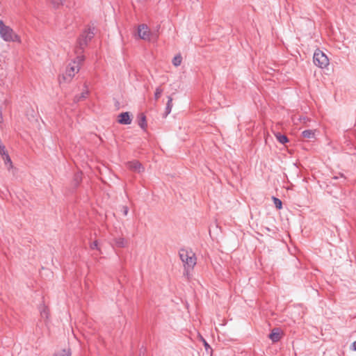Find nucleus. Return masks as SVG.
I'll list each match as a JSON object with an SVG mask.
<instances>
[{
	"mask_svg": "<svg viewBox=\"0 0 356 356\" xmlns=\"http://www.w3.org/2000/svg\"><path fill=\"white\" fill-rule=\"evenodd\" d=\"M84 60L83 55H77L74 60L69 63L66 67L65 72L63 74V79L65 82H70L74 75L78 73L81 68V65Z\"/></svg>",
	"mask_w": 356,
	"mask_h": 356,
	"instance_id": "f257e3e1",
	"label": "nucleus"
},
{
	"mask_svg": "<svg viewBox=\"0 0 356 356\" xmlns=\"http://www.w3.org/2000/svg\"><path fill=\"white\" fill-rule=\"evenodd\" d=\"M94 31L95 28H89L79 36L75 47V53L77 55H82L81 54L83 53L84 48L95 35Z\"/></svg>",
	"mask_w": 356,
	"mask_h": 356,
	"instance_id": "f03ea898",
	"label": "nucleus"
},
{
	"mask_svg": "<svg viewBox=\"0 0 356 356\" xmlns=\"http://www.w3.org/2000/svg\"><path fill=\"white\" fill-rule=\"evenodd\" d=\"M0 36L6 42H20L19 37L8 26L4 24L0 19Z\"/></svg>",
	"mask_w": 356,
	"mask_h": 356,
	"instance_id": "7ed1b4c3",
	"label": "nucleus"
},
{
	"mask_svg": "<svg viewBox=\"0 0 356 356\" xmlns=\"http://www.w3.org/2000/svg\"><path fill=\"white\" fill-rule=\"evenodd\" d=\"M179 254L181 260L184 264L185 268L193 269L196 264V257L195 253H193L192 251L181 249L180 250Z\"/></svg>",
	"mask_w": 356,
	"mask_h": 356,
	"instance_id": "20e7f679",
	"label": "nucleus"
},
{
	"mask_svg": "<svg viewBox=\"0 0 356 356\" xmlns=\"http://www.w3.org/2000/svg\"><path fill=\"white\" fill-rule=\"evenodd\" d=\"M314 63L321 67L325 68L329 65V59L322 51L316 49L313 56Z\"/></svg>",
	"mask_w": 356,
	"mask_h": 356,
	"instance_id": "39448f33",
	"label": "nucleus"
},
{
	"mask_svg": "<svg viewBox=\"0 0 356 356\" xmlns=\"http://www.w3.org/2000/svg\"><path fill=\"white\" fill-rule=\"evenodd\" d=\"M138 36L143 40H149V30L147 25L141 24L138 28Z\"/></svg>",
	"mask_w": 356,
	"mask_h": 356,
	"instance_id": "423d86ee",
	"label": "nucleus"
},
{
	"mask_svg": "<svg viewBox=\"0 0 356 356\" xmlns=\"http://www.w3.org/2000/svg\"><path fill=\"white\" fill-rule=\"evenodd\" d=\"M118 122L121 124H130L131 118L129 112H124L118 115Z\"/></svg>",
	"mask_w": 356,
	"mask_h": 356,
	"instance_id": "0eeeda50",
	"label": "nucleus"
},
{
	"mask_svg": "<svg viewBox=\"0 0 356 356\" xmlns=\"http://www.w3.org/2000/svg\"><path fill=\"white\" fill-rule=\"evenodd\" d=\"M128 168L137 172H140L144 170V168L142 164L138 161H130L127 163Z\"/></svg>",
	"mask_w": 356,
	"mask_h": 356,
	"instance_id": "6e6552de",
	"label": "nucleus"
},
{
	"mask_svg": "<svg viewBox=\"0 0 356 356\" xmlns=\"http://www.w3.org/2000/svg\"><path fill=\"white\" fill-rule=\"evenodd\" d=\"M268 337H269V339L273 343H276V342L279 341L281 339L280 330L279 328L273 329Z\"/></svg>",
	"mask_w": 356,
	"mask_h": 356,
	"instance_id": "1a4fd4ad",
	"label": "nucleus"
},
{
	"mask_svg": "<svg viewBox=\"0 0 356 356\" xmlns=\"http://www.w3.org/2000/svg\"><path fill=\"white\" fill-rule=\"evenodd\" d=\"M127 244V241L122 237L113 238V245L117 248H124Z\"/></svg>",
	"mask_w": 356,
	"mask_h": 356,
	"instance_id": "9d476101",
	"label": "nucleus"
},
{
	"mask_svg": "<svg viewBox=\"0 0 356 356\" xmlns=\"http://www.w3.org/2000/svg\"><path fill=\"white\" fill-rule=\"evenodd\" d=\"M82 181V173L81 172H78L74 174V178H73V184L74 187H77L79 184Z\"/></svg>",
	"mask_w": 356,
	"mask_h": 356,
	"instance_id": "9b49d317",
	"label": "nucleus"
},
{
	"mask_svg": "<svg viewBox=\"0 0 356 356\" xmlns=\"http://www.w3.org/2000/svg\"><path fill=\"white\" fill-rule=\"evenodd\" d=\"M168 99L165 110V117L170 113L172 108V98L171 97H168Z\"/></svg>",
	"mask_w": 356,
	"mask_h": 356,
	"instance_id": "f8f14e48",
	"label": "nucleus"
},
{
	"mask_svg": "<svg viewBox=\"0 0 356 356\" xmlns=\"http://www.w3.org/2000/svg\"><path fill=\"white\" fill-rule=\"evenodd\" d=\"M138 125L143 129H145V128L147 127L146 117L143 113L140 114L138 117Z\"/></svg>",
	"mask_w": 356,
	"mask_h": 356,
	"instance_id": "ddd939ff",
	"label": "nucleus"
},
{
	"mask_svg": "<svg viewBox=\"0 0 356 356\" xmlns=\"http://www.w3.org/2000/svg\"><path fill=\"white\" fill-rule=\"evenodd\" d=\"M88 95V90H86L85 91L82 92L79 95H76L74 97V102H79L83 99H85Z\"/></svg>",
	"mask_w": 356,
	"mask_h": 356,
	"instance_id": "4468645a",
	"label": "nucleus"
},
{
	"mask_svg": "<svg viewBox=\"0 0 356 356\" xmlns=\"http://www.w3.org/2000/svg\"><path fill=\"white\" fill-rule=\"evenodd\" d=\"M302 135L305 138H314L315 136V132L313 130H305L302 132Z\"/></svg>",
	"mask_w": 356,
	"mask_h": 356,
	"instance_id": "2eb2a0df",
	"label": "nucleus"
},
{
	"mask_svg": "<svg viewBox=\"0 0 356 356\" xmlns=\"http://www.w3.org/2000/svg\"><path fill=\"white\" fill-rule=\"evenodd\" d=\"M277 140L282 144H285L289 141L288 138L285 135H282L280 133L275 134Z\"/></svg>",
	"mask_w": 356,
	"mask_h": 356,
	"instance_id": "dca6fc26",
	"label": "nucleus"
},
{
	"mask_svg": "<svg viewBox=\"0 0 356 356\" xmlns=\"http://www.w3.org/2000/svg\"><path fill=\"white\" fill-rule=\"evenodd\" d=\"M54 356H71V350L70 348L63 349L56 353Z\"/></svg>",
	"mask_w": 356,
	"mask_h": 356,
	"instance_id": "f3484780",
	"label": "nucleus"
},
{
	"mask_svg": "<svg viewBox=\"0 0 356 356\" xmlns=\"http://www.w3.org/2000/svg\"><path fill=\"white\" fill-rule=\"evenodd\" d=\"M181 61H182V57L181 55H177L175 56L173 59H172V64L176 66V67H178L181 65Z\"/></svg>",
	"mask_w": 356,
	"mask_h": 356,
	"instance_id": "a211bd4d",
	"label": "nucleus"
},
{
	"mask_svg": "<svg viewBox=\"0 0 356 356\" xmlns=\"http://www.w3.org/2000/svg\"><path fill=\"white\" fill-rule=\"evenodd\" d=\"M273 200L275 207L278 209H281L282 207V201L275 197H273Z\"/></svg>",
	"mask_w": 356,
	"mask_h": 356,
	"instance_id": "6ab92c4d",
	"label": "nucleus"
},
{
	"mask_svg": "<svg viewBox=\"0 0 356 356\" xmlns=\"http://www.w3.org/2000/svg\"><path fill=\"white\" fill-rule=\"evenodd\" d=\"M3 159L4 160L5 164H9L8 169L11 168L13 167L11 159L8 154L3 156Z\"/></svg>",
	"mask_w": 356,
	"mask_h": 356,
	"instance_id": "aec40b11",
	"label": "nucleus"
},
{
	"mask_svg": "<svg viewBox=\"0 0 356 356\" xmlns=\"http://www.w3.org/2000/svg\"><path fill=\"white\" fill-rule=\"evenodd\" d=\"M163 92V89L161 87H158L156 89L155 93H154V97L157 100L161 97V94Z\"/></svg>",
	"mask_w": 356,
	"mask_h": 356,
	"instance_id": "412c9836",
	"label": "nucleus"
},
{
	"mask_svg": "<svg viewBox=\"0 0 356 356\" xmlns=\"http://www.w3.org/2000/svg\"><path fill=\"white\" fill-rule=\"evenodd\" d=\"M50 1L54 8H58L63 4V0H50Z\"/></svg>",
	"mask_w": 356,
	"mask_h": 356,
	"instance_id": "4be33fe9",
	"label": "nucleus"
},
{
	"mask_svg": "<svg viewBox=\"0 0 356 356\" xmlns=\"http://www.w3.org/2000/svg\"><path fill=\"white\" fill-rule=\"evenodd\" d=\"M0 154L3 156L8 154L3 145L0 144Z\"/></svg>",
	"mask_w": 356,
	"mask_h": 356,
	"instance_id": "5701e85b",
	"label": "nucleus"
},
{
	"mask_svg": "<svg viewBox=\"0 0 356 356\" xmlns=\"http://www.w3.org/2000/svg\"><path fill=\"white\" fill-rule=\"evenodd\" d=\"M122 212L124 216H127L129 212V209L127 206H122Z\"/></svg>",
	"mask_w": 356,
	"mask_h": 356,
	"instance_id": "b1692460",
	"label": "nucleus"
},
{
	"mask_svg": "<svg viewBox=\"0 0 356 356\" xmlns=\"http://www.w3.org/2000/svg\"><path fill=\"white\" fill-rule=\"evenodd\" d=\"M90 248L92 249V250L98 249V242H97V241H93L90 244Z\"/></svg>",
	"mask_w": 356,
	"mask_h": 356,
	"instance_id": "393cba45",
	"label": "nucleus"
},
{
	"mask_svg": "<svg viewBox=\"0 0 356 356\" xmlns=\"http://www.w3.org/2000/svg\"><path fill=\"white\" fill-rule=\"evenodd\" d=\"M204 345L207 350H208V348H211L210 346L207 343V342L205 340H204Z\"/></svg>",
	"mask_w": 356,
	"mask_h": 356,
	"instance_id": "a878e982",
	"label": "nucleus"
},
{
	"mask_svg": "<svg viewBox=\"0 0 356 356\" xmlns=\"http://www.w3.org/2000/svg\"><path fill=\"white\" fill-rule=\"evenodd\" d=\"M352 347H353V350L356 351V341L353 343Z\"/></svg>",
	"mask_w": 356,
	"mask_h": 356,
	"instance_id": "bb28decb",
	"label": "nucleus"
},
{
	"mask_svg": "<svg viewBox=\"0 0 356 356\" xmlns=\"http://www.w3.org/2000/svg\"><path fill=\"white\" fill-rule=\"evenodd\" d=\"M41 315H42V316H44L45 315L46 317H47L45 309H44L42 312H41Z\"/></svg>",
	"mask_w": 356,
	"mask_h": 356,
	"instance_id": "cd10ccee",
	"label": "nucleus"
},
{
	"mask_svg": "<svg viewBox=\"0 0 356 356\" xmlns=\"http://www.w3.org/2000/svg\"><path fill=\"white\" fill-rule=\"evenodd\" d=\"M334 179H338V177H333Z\"/></svg>",
	"mask_w": 356,
	"mask_h": 356,
	"instance_id": "c85d7f7f",
	"label": "nucleus"
}]
</instances>
